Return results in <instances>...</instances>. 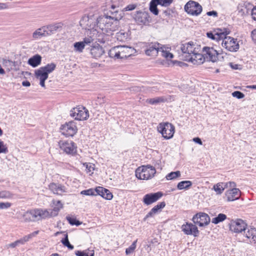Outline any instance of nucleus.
Segmentation results:
<instances>
[{"mask_svg":"<svg viewBox=\"0 0 256 256\" xmlns=\"http://www.w3.org/2000/svg\"><path fill=\"white\" fill-rule=\"evenodd\" d=\"M46 28L47 35H50L56 32L58 28H61L60 24H55L44 26Z\"/></svg>","mask_w":256,"mask_h":256,"instance_id":"obj_36","label":"nucleus"},{"mask_svg":"<svg viewBox=\"0 0 256 256\" xmlns=\"http://www.w3.org/2000/svg\"><path fill=\"white\" fill-rule=\"evenodd\" d=\"M226 218V216L224 214H219L218 216L212 218V222L214 224H218L224 221Z\"/></svg>","mask_w":256,"mask_h":256,"instance_id":"obj_41","label":"nucleus"},{"mask_svg":"<svg viewBox=\"0 0 256 256\" xmlns=\"http://www.w3.org/2000/svg\"><path fill=\"white\" fill-rule=\"evenodd\" d=\"M240 193L241 192L240 190L236 188H233L228 190L226 192L227 200L230 202L238 199L240 196Z\"/></svg>","mask_w":256,"mask_h":256,"instance_id":"obj_21","label":"nucleus"},{"mask_svg":"<svg viewBox=\"0 0 256 256\" xmlns=\"http://www.w3.org/2000/svg\"><path fill=\"white\" fill-rule=\"evenodd\" d=\"M160 4L158 0H152L150 4V10L154 15H158V10L157 8V6Z\"/></svg>","mask_w":256,"mask_h":256,"instance_id":"obj_39","label":"nucleus"},{"mask_svg":"<svg viewBox=\"0 0 256 256\" xmlns=\"http://www.w3.org/2000/svg\"><path fill=\"white\" fill-rule=\"evenodd\" d=\"M200 49L196 50L195 52L192 54V58L188 60V62H190L194 64H200L205 61V58L203 54L199 53Z\"/></svg>","mask_w":256,"mask_h":256,"instance_id":"obj_23","label":"nucleus"},{"mask_svg":"<svg viewBox=\"0 0 256 256\" xmlns=\"http://www.w3.org/2000/svg\"><path fill=\"white\" fill-rule=\"evenodd\" d=\"M166 206V203L164 202H160L157 205L155 206L150 212L146 215L145 219L149 217L153 216L155 214L160 212L162 208Z\"/></svg>","mask_w":256,"mask_h":256,"instance_id":"obj_28","label":"nucleus"},{"mask_svg":"<svg viewBox=\"0 0 256 256\" xmlns=\"http://www.w3.org/2000/svg\"><path fill=\"white\" fill-rule=\"evenodd\" d=\"M182 231L187 235L193 234L196 236L199 232L198 228L192 224L186 223L182 226Z\"/></svg>","mask_w":256,"mask_h":256,"instance_id":"obj_19","label":"nucleus"},{"mask_svg":"<svg viewBox=\"0 0 256 256\" xmlns=\"http://www.w3.org/2000/svg\"><path fill=\"white\" fill-rule=\"evenodd\" d=\"M11 206L10 202H0V209H6L9 208Z\"/></svg>","mask_w":256,"mask_h":256,"instance_id":"obj_56","label":"nucleus"},{"mask_svg":"<svg viewBox=\"0 0 256 256\" xmlns=\"http://www.w3.org/2000/svg\"><path fill=\"white\" fill-rule=\"evenodd\" d=\"M20 244V242L18 240H17L15 241L14 242H12L11 244H10L6 246L7 248H14L16 247V246H19Z\"/></svg>","mask_w":256,"mask_h":256,"instance_id":"obj_57","label":"nucleus"},{"mask_svg":"<svg viewBox=\"0 0 256 256\" xmlns=\"http://www.w3.org/2000/svg\"><path fill=\"white\" fill-rule=\"evenodd\" d=\"M48 187L54 194L62 195L63 193L66 192V187L60 184L51 183L49 184Z\"/></svg>","mask_w":256,"mask_h":256,"instance_id":"obj_22","label":"nucleus"},{"mask_svg":"<svg viewBox=\"0 0 256 256\" xmlns=\"http://www.w3.org/2000/svg\"><path fill=\"white\" fill-rule=\"evenodd\" d=\"M112 21H114V24L118 26L119 20L122 18L124 13L118 6L112 4L111 6L110 10L108 13Z\"/></svg>","mask_w":256,"mask_h":256,"instance_id":"obj_7","label":"nucleus"},{"mask_svg":"<svg viewBox=\"0 0 256 256\" xmlns=\"http://www.w3.org/2000/svg\"><path fill=\"white\" fill-rule=\"evenodd\" d=\"M210 220L208 215L203 212L196 214L192 218L193 222L200 226H207L210 223Z\"/></svg>","mask_w":256,"mask_h":256,"instance_id":"obj_13","label":"nucleus"},{"mask_svg":"<svg viewBox=\"0 0 256 256\" xmlns=\"http://www.w3.org/2000/svg\"><path fill=\"white\" fill-rule=\"evenodd\" d=\"M252 40L256 42V30H254L252 32Z\"/></svg>","mask_w":256,"mask_h":256,"instance_id":"obj_64","label":"nucleus"},{"mask_svg":"<svg viewBox=\"0 0 256 256\" xmlns=\"http://www.w3.org/2000/svg\"><path fill=\"white\" fill-rule=\"evenodd\" d=\"M61 242L64 246L68 247L70 250L74 249V246L72 245L69 242L68 234H65L64 238L62 239Z\"/></svg>","mask_w":256,"mask_h":256,"instance_id":"obj_47","label":"nucleus"},{"mask_svg":"<svg viewBox=\"0 0 256 256\" xmlns=\"http://www.w3.org/2000/svg\"><path fill=\"white\" fill-rule=\"evenodd\" d=\"M96 24L98 27H99L102 30H106L108 31V30L111 31H115L118 28V26H115L108 14L106 15L100 16L97 18Z\"/></svg>","mask_w":256,"mask_h":256,"instance_id":"obj_2","label":"nucleus"},{"mask_svg":"<svg viewBox=\"0 0 256 256\" xmlns=\"http://www.w3.org/2000/svg\"><path fill=\"white\" fill-rule=\"evenodd\" d=\"M116 37L118 40L124 42L127 40L128 38V34L123 31H120L116 33Z\"/></svg>","mask_w":256,"mask_h":256,"instance_id":"obj_43","label":"nucleus"},{"mask_svg":"<svg viewBox=\"0 0 256 256\" xmlns=\"http://www.w3.org/2000/svg\"><path fill=\"white\" fill-rule=\"evenodd\" d=\"M180 176V172L178 170L176 172H172L169 173L168 174L166 175V178L168 180H172L179 178Z\"/></svg>","mask_w":256,"mask_h":256,"instance_id":"obj_44","label":"nucleus"},{"mask_svg":"<svg viewBox=\"0 0 256 256\" xmlns=\"http://www.w3.org/2000/svg\"><path fill=\"white\" fill-rule=\"evenodd\" d=\"M230 33V30L227 28H218L215 33L214 34L212 32H209L206 33L208 38L213 40H220L223 39V38L228 35Z\"/></svg>","mask_w":256,"mask_h":256,"instance_id":"obj_14","label":"nucleus"},{"mask_svg":"<svg viewBox=\"0 0 256 256\" xmlns=\"http://www.w3.org/2000/svg\"><path fill=\"white\" fill-rule=\"evenodd\" d=\"M156 172V169L152 166H143L136 170V176L138 179L147 180L154 177Z\"/></svg>","mask_w":256,"mask_h":256,"instance_id":"obj_3","label":"nucleus"},{"mask_svg":"<svg viewBox=\"0 0 256 256\" xmlns=\"http://www.w3.org/2000/svg\"><path fill=\"white\" fill-rule=\"evenodd\" d=\"M96 34V30H91L90 32V34H92V35L88 36L87 37H86L82 42H84V46L86 45H90L91 43H92L95 39L94 34Z\"/></svg>","mask_w":256,"mask_h":256,"instance_id":"obj_32","label":"nucleus"},{"mask_svg":"<svg viewBox=\"0 0 256 256\" xmlns=\"http://www.w3.org/2000/svg\"><path fill=\"white\" fill-rule=\"evenodd\" d=\"M97 195H99L108 200L112 199L113 197L112 194L108 190L101 186L96 188V196Z\"/></svg>","mask_w":256,"mask_h":256,"instance_id":"obj_25","label":"nucleus"},{"mask_svg":"<svg viewBox=\"0 0 256 256\" xmlns=\"http://www.w3.org/2000/svg\"><path fill=\"white\" fill-rule=\"evenodd\" d=\"M192 186V182L190 180H184L180 182L177 184L178 190H188Z\"/></svg>","mask_w":256,"mask_h":256,"instance_id":"obj_35","label":"nucleus"},{"mask_svg":"<svg viewBox=\"0 0 256 256\" xmlns=\"http://www.w3.org/2000/svg\"><path fill=\"white\" fill-rule=\"evenodd\" d=\"M38 220H41L42 219H46L47 218H49L51 216H54V214L52 213V210H42V208H36Z\"/></svg>","mask_w":256,"mask_h":256,"instance_id":"obj_27","label":"nucleus"},{"mask_svg":"<svg viewBox=\"0 0 256 256\" xmlns=\"http://www.w3.org/2000/svg\"><path fill=\"white\" fill-rule=\"evenodd\" d=\"M158 130L162 134L165 139L172 138L175 131L174 126L169 122L160 123L158 126Z\"/></svg>","mask_w":256,"mask_h":256,"instance_id":"obj_5","label":"nucleus"},{"mask_svg":"<svg viewBox=\"0 0 256 256\" xmlns=\"http://www.w3.org/2000/svg\"><path fill=\"white\" fill-rule=\"evenodd\" d=\"M158 54H160L168 60H171L174 57V55L172 53L166 50V46H162V45L160 48Z\"/></svg>","mask_w":256,"mask_h":256,"instance_id":"obj_31","label":"nucleus"},{"mask_svg":"<svg viewBox=\"0 0 256 256\" xmlns=\"http://www.w3.org/2000/svg\"><path fill=\"white\" fill-rule=\"evenodd\" d=\"M162 195L163 194L160 192L148 194L144 196L142 202L147 206L150 205L158 200Z\"/></svg>","mask_w":256,"mask_h":256,"instance_id":"obj_17","label":"nucleus"},{"mask_svg":"<svg viewBox=\"0 0 256 256\" xmlns=\"http://www.w3.org/2000/svg\"><path fill=\"white\" fill-rule=\"evenodd\" d=\"M251 16L252 18L256 21V8H252L251 10Z\"/></svg>","mask_w":256,"mask_h":256,"instance_id":"obj_58","label":"nucleus"},{"mask_svg":"<svg viewBox=\"0 0 256 256\" xmlns=\"http://www.w3.org/2000/svg\"><path fill=\"white\" fill-rule=\"evenodd\" d=\"M162 44L158 42H150L146 44L145 53L148 56H156L158 54Z\"/></svg>","mask_w":256,"mask_h":256,"instance_id":"obj_15","label":"nucleus"},{"mask_svg":"<svg viewBox=\"0 0 256 256\" xmlns=\"http://www.w3.org/2000/svg\"><path fill=\"white\" fill-rule=\"evenodd\" d=\"M148 14L145 12H137L134 18L136 23L140 25L146 24L148 22Z\"/></svg>","mask_w":256,"mask_h":256,"instance_id":"obj_20","label":"nucleus"},{"mask_svg":"<svg viewBox=\"0 0 256 256\" xmlns=\"http://www.w3.org/2000/svg\"><path fill=\"white\" fill-rule=\"evenodd\" d=\"M80 194L86 196H96V188L95 189L89 188L82 190L80 192Z\"/></svg>","mask_w":256,"mask_h":256,"instance_id":"obj_48","label":"nucleus"},{"mask_svg":"<svg viewBox=\"0 0 256 256\" xmlns=\"http://www.w3.org/2000/svg\"><path fill=\"white\" fill-rule=\"evenodd\" d=\"M38 214L37 209L32 210L25 212L23 214V217L26 222H35L38 220Z\"/></svg>","mask_w":256,"mask_h":256,"instance_id":"obj_24","label":"nucleus"},{"mask_svg":"<svg viewBox=\"0 0 256 256\" xmlns=\"http://www.w3.org/2000/svg\"><path fill=\"white\" fill-rule=\"evenodd\" d=\"M203 53L205 60L215 62L218 60V56L220 53L212 47L205 46L203 48Z\"/></svg>","mask_w":256,"mask_h":256,"instance_id":"obj_12","label":"nucleus"},{"mask_svg":"<svg viewBox=\"0 0 256 256\" xmlns=\"http://www.w3.org/2000/svg\"><path fill=\"white\" fill-rule=\"evenodd\" d=\"M134 49L126 46H118L112 48L108 52L109 56L114 58H124L128 57L134 52Z\"/></svg>","mask_w":256,"mask_h":256,"instance_id":"obj_1","label":"nucleus"},{"mask_svg":"<svg viewBox=\"0 0 256 256\" xmlns=\"http://www.w3.org/2000/svg\"><path fill=\"white\" fill-rule=\"evenodd\" d=\"M84 166L86 167L88 172H92L94 170V164L90 163H84Z\"/></svg>","mask_w":256,"mask_h":256,"instance_id":"obj_55","label":"nucleus"},{"mask_svg":"<svg viewBox=\"0 0 256 256\" xmlns=\"http://www.w3.org/2000/svg\"><path fill=\"white\" fill-rule=\"evenodd\" d=\"M246 236L248 238H251L253 242H256V230L254 228H248Z\"/></svg>","mask_w":256,"mask_h":256,"instance_id":"obj_40","label":"nucleus"},{"mask_svg":"<svg viewBox=\"0 0 256 256\" xmlns=\"http://www.w3.org/2000/svg\"><path fill=\"white\" fill-rule=\"evenodd\" d=\"M58 145L60 148L67 154L74 155L76 153L77 146L72 141L60 140Z\"/></svg>","mask_w":256,"mask_h":256,"instance_id":"obj_10","label":"nucleus"},{"mask_svg":"<svg viewBox=\"0 0 256 256\" xmlns=\"http://www.w3.org/2000/svg\"><path fill=\"white\" fill-rule=\"evenodd\" d=\"M246 224L244 220L238 219L235 221H232L230 224V229L232 232L236 233L242 232L246 229Z\"/></svg>","mask_w":256,"mask_h":256,"instance_id":"obj_16","label":"nucleus"},{"mask_svg":"<svg viewBox=\"0 0 256 256\" xmlns=\"http://www.w3.org/2000/svg\"><path fill=\"white\" fill-rule=\"evenodd\" d=\"M167 100V98L164 96L156 97L152 98L147 100V102L151 104H158L163 103Z\"/></svg>","mask_w":256,"mask_h":256,"instance_id":"obj_34","label":"nucleus"},{"mask_svg":"<svg viewBox=\"0 0 256 256\" xmlns=\"http://www.w3.org/2000/svg\"><path fill=\"white\" fill-rule=\"evenodd\" d=\"M56 64L54 63H51L48 64L44 66L41 67L40 68L43 69V70L46 72V74L48 75L49 74L52 72L53 70H54L56 68Z\"/></svg>","mask_w":256,"mask_h":256,"instance_id":"obj_42","label":"nucleus"},{"mask_svg":"<svg viewBox=\"0 0 256 256\" xmlns=\"http://www.w3.org/2000/svg\"><path fill=\"white\" fill-rule=\"evenodd\" d=\"M136 8V5L132 4L128 5L125 8L126 10H132L135 9Z\"/></svg>","mask_w":256,"mask_h":256,"instance_id":"obj_61","label":"nucleus"},{"mask_svg":"<svg viewBox=\"0 0 256 256\" xmlns=\"http://www.w3.org/2000/svg\"><path fill=\"white\" fill-rule=\"evenodd\" d=\"M232 96L238 99H241L244 97V94L240 91H234L232 93Z\"/></svg>","mask_w":256,"mask_h":256,"instance_id":"obj_53","label":"nucleus"},{"mask_svg":"<svg viewBox=\"0 0 256 256\" xmlns=\"http://www.w3.org/2000/svg\"><path fill=\"white\" fill-rule=\"evenodd\" d=\"M12 198V194L8 191L4 190L0 192V198Z\"/></svg>","mask_w":256,"mask_h":256,"instance_id":"obj_51","label":"nucleus"},{"mask_svg":"<svg viewBox=\"0 0 256 256\" xmlns=\"http://www.w3.org/2000/svg\"><path fill=\"white\" fill-rule=\"evenodd\" d=\"M160 5L164 6H170L173 0H158Z\"/></svg>","mask_w":256,"mask_h":256,"instance_id":"obj_52","label":"nucleus"},{"mask_svg":"<svg viewBox=\"0 0 256 256\" xmlns=\"http://www.w3.org/2000/svg\"><path fill=\"white\" fill-rule=\"evenodd\" d=\"M36 77L40 80H46L48 78V74L46 72H45L43 69L40 68L36 70L35 72Z\"/></svg>","mask_w":256,"mask_h":256,"instance_id":"obj_37","label":"nucleus"},{"mask_svg":"<svg viewBox=\"0 0 256 256\" xmlns=\"http://www.w3.org/2000/svg\"><path fill=\"white\" fill-rule=\"evenodd\" d=\"M180 48L182 52V58L186 61L192 58V54L200 49L198 46L192 42L182 44Z\"/></svg>","mask_w":256,"mask_h":256,"instance_id":"obj_4","label":"nucleus"},{"mask_svg":"<svg viewBox=\"0 0 256 256\" xmlns=\"http://www.w3.org/2000/svg\"><path fill=\"white\" fill-rule=\"evenodd\" d=\"M222 46L230 52H236L240 48L236 40L232 37L225 36L223 38Z\"/></svg>","mask_w":256,"mask_h":256,"instance_id":"obj_8","label":"nucleus"},{"mask_svg":"<svg viewBox=\"0 0 256 256\" xmlns=\"http://www.w3.org/2000/svg\"><path fill=\"white\" fill-rule=\"evenodd\" d=\"M66 219L70 224L72 226L76 225V226H78L82 224V222L77 220L76 218H71L69 216H67L66 217Z\"/></svg>","mask_w":256,"mask_h":256,"instance_id":"obj_46","label":"nucleus"},{"mask_svg":"<svg viewBox=\"0 0 256 256\" xmlns=\"http://www.w3.org/2000/svg\"><path fill=\"white\" fill-rule=\"evenodd\" d=\"M46 36V28H44V26L37 29L32 34V38L34 40L39 39Z\"/></svg>","mask_w":256,"mask_h":256,"instance_id":"obj_30","label":"nucleus"},{"mask_svg":"<svg viewBox=\"0 0 256 256\" xmlns=\"http://www.w3.org/2000/svg\"><path fill=\"white\" fill-rule=\"evenodd\" d=\"M80 24L81 27L85 30H93L95 26V22L92 18H90L88 16H84L80 20Z\"/></svg>","mask_w":256,"mask_h":256,"instance_id":"obj_18","label":"nucleus"},{"mask_svg":"<svg viewBox=\"0 0 256 256\" xmlns=\"http://www.w3.org/2000/svg\"><path fill=\"white\" fill-rule=\"evenodd\" d=\"M8 152V148L2 141L0 140V154H6Z\"/></svg>","mask_w":256,"mask_h":256,"instance_id":"obj_54","label":"nucleus"},{"mask_svg":"<svg viewBox=\"0 0 256 256\" xmlns=\"http://www.w3.org/2000/svg\"><path fill=\"white\" fill-rule=\"evenodd\" d=\"M90 52L92 56L95 58L100 57L104 53L102 46L98 44L92 46L90 48Z\"/></svg>","mask_w":256,"mask_h":256,"instance_id":"obj_26","label":"nucleus"},{"mask_svg":"<svg viewBox=\"0 0 256 256\" xmlns=\"http://www.w3.org/2000/svg\"><path fill=\"white\" fill-rule=\"evenodd\" d=\"M62 134L66 136H72L77 132V128L74 122L71 121L62 125L60 128Z\"/></svg>","mask_w":256,"mask_h":256,"instance_id":"obj_11","label":"nucleus"},{"mask_svg":"<svg viewBox=\"0 0 256 256\" xmlns=\"http://www.w3.org/2000/svg\"><path fill=\"white\" fill-rule=\"evenodd\" d=\"M184 8L188 14L195 16L200 15L202 10L201 5L194 0L188 1L184 6Z\"/></svg>","mask_w":256,"mask_h":256,"instance_id":"obj_6","label":"nucleus"},{"mask_svg":"<svg viewBox=\"0 0 256 256\" xmlns=\"http://www.w3.org/2000/svg\"><path fill=\"white\" fill-rule=\"evenodd\" d=\"M52 204L54 205V208L52 210H52V213L54 214V216H56L58 215V212L60 209L63 208V204L62 203L60 200H52Z\"/></svg>","mask_w":256,"mask_h":256,"instance_id":"obj_33","label":"nucleus"},{"mask_svg":"<svg viewBox=\"0 0 256 256\" xmlns=\"http://www.w3.org/2000/svg\"><path fill=\"white\" fill-rule=\"evenodd\" d=\"M228 186V184L224 183H218L214 185L213 190L216 192L217 194H221L224 190L226 187Z\"/></svg>","mask_w":256,"mask_h":256,"instance_id":"obj_38","label":"nucleus"},{"mask_svg":"<svg viewBox=\"0 0 256 256\" xmlns=\"http://www.w3.org/2000/svg\"><path fill=\"white\" fill-rule=\"evenodd\" d=\"M137 240L134 241L132 244L126 249V254L127 255L130 254L134 252L136 248Z\"/></svg>","mask_w":256,"mask_h":256,"instance_id":"obj_49","label":"nucleus"},{"mask_svg":"<svg viewBox=\"0 0 256 256\" xmlns=\"http://www.w3.org/2000/svg\"><path fill=\"white\" fill-rule=\"evenodd\" d=\"M206 14L208 16H217L218 13L216 11L212 10L207 12Z\"/></svg>","mask_w":256,"mask_h":256,"instance_id":"obj_62","label":"nucleus"},{"mask_svg":"<svg viewBox=\"0 0 256 256\" xmlns=\"http://www.w3.org/2000/svg\"><path fill=\"white\" fill-rule=\"evenodd\" d=\"M20 243V244H24L26 242L28 241V239L27 236H24L22 238L18 240Z\"/></svg>","mask_w":256,"mask_h":256,"instance_id":"obj_59","label":"nucleus"},{"mask_svg":"<svg viewBox=\"0 0 256 256\" xmlns=\"http://www.w3.org/2000/svg\"><path fill=\"white\" fill-rule=\"evenodd\" d=\"M74 50L76 52H82L84 48V44L82 42H76L74 44Z\"/></svg>","mask_w":256,"mask_h":256,"instance_id":"obj_45","label":"nucleus"},{"mask_svg":"<svg viewBox=\"0 0 256 256\" xmlns=\"http://www.w3.org/2000/svg\"><path fill=\"white\" fill-rule=\"evenodd\" d=\"M20 243V244H24L26 242L28 241V239L27 236H24L22 238L18 240Z\"/></svg>","mask_w":256,"mask_h":256,"instance_id":"obj_60","label":"nucleus"},{"mask_svg":"<svg viewBox=\"0 0 256 256\" xmlns=\"http://www.w3.org/2000/svg\"><path fill=\"white\" fill-rule=\"evenodd\" d=\"M41 61V56L37 54L30 58L28 61V64L33 68H36L40 64Z\"/></svg>","mask_w":256,"mask_h":256,"instance_id":"obj_29","label":"nucleus"},{"mask_svg":"<svg viewBox=\"0 0 256 256\" xmlns=\"http://www.w3.org/2000/svg\"><path fill=\"white\" fill-rule=\"evenodd\" d=\"M75 254L76 256H94V252L93 250L92 251V252L90 255L88 254V252H87L86 250H78L76 252Z\"/></svg>","mask_w":256,"mask_h":256,"instance_id":"obj_50","label":"nucleus"},{"mask_svg":"<svg viewBox=\"0 0 256 256\" xmlns=\"http://www.w3.org/2000/svg\"><path fill=\"white\" fill-rule=\"evenodd\" d=\"M70 116L76 120H85L89 116L88 111L84 107L78 106L70 110Z\"/></svg>","mask_w":256,"mask_h":256,"instance_id":"obj_9","label":"nucleus"},{"mask_svg":"<svg viewBox=\"0 0 256 256\" xmlns=\"http://www.w3.org/2000/svg\"><path fill=\"white\" fill-rule=\"evenodd\" d=\"M192 140L196 143H197L200 145L202 144V142L201 139L198 137L194 138Z\"/></svg>","mask_w":256,"mask_h":256,"instance_id":"obj_63","label":"nucleus"}]
</instances>
